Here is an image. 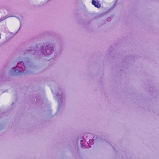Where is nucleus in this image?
Here are the masks:
<instances>
[{"mask_svg": "<svg viewBox=\"0 0 159 159\" xmlns=\"http://www.w3.org/2000/svg\"><path fill=\"white\" fill-rule=\"evenodd\" d=\"M96 0H92V4L94 5V6L98 8H100L101 7L100 5L99 4V3L96 2Z\"/></svg>", "mask_w": 159, "mask_h": 159, "instance_id": "1", "label": "nucleus"}]
</instances>
